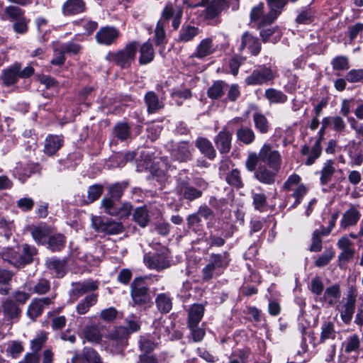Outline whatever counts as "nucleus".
<instances>
[{
    "instance_id": "nucleus-51",
    "label": "nucleus",
    "mask_w": 363,
    "mask_h": 363,
    "mask_svg": "<svg viewBox=\"0 0 363 363\" xmlns=\"http://www.w3.org/2000/svg\"><path fill=\"white\" fill-rule=\"evenodd\" d=\"M127 186L126 182H117L110 186L108 188L109 198L118 201Z\"/></svg>"
},
{
    "instance_id": "nucleus-8",
    "label": "nucleus",
    "mask_w": 363,
    "mask_h": 363,
    "mask_svg": "<svg viewBox=\"0 0 363 363\" xmlns=\"http://www.w3.org/2000/svg\"><path fill=\"white\" fill-rule=\"evenodd\" d=\"M92 226L99 233L107 235H117L123 231L121 223L116 222L111 219L94 216L91 219Z\"/></svg>"
},
{
    "instance_id": "nucleus-24",
    "label": "nucleus",
    "mask_w": 363,
    "mask_h": 363,
    "mask_svg": "<svg viewBox=\"0 0 363 363\" xmlns=\"http://www.w3.org/2000/svg\"><path fill=\"white\" fill-rule=\"evenodd\" d=\"M250 19L252 21L258 22L259 26L270 24L274 21L270 16L269 12L267 14L264 13L263 3H259L252 9Z\"/></svg>"
},
{
    "instance_id": "nucleus-48",
    "label": "nucleus",
    "mask_w": 363,
    "mask_h": 363,
    "mask_svg": "<svg viewBox=\"0 0 363 363\" xmlns=\"http://www.w3.org/2000/svg\"><path fill=\"white\" fill-rule=\"evenodd\" d=\"M98 287V283L96 281H86L77 284L74 291L78 296H82L87 292L96 290Z\"/></svg>"
},
{
    "instance_id": "nucleus-39",
    "label": "nucleus",
    "mask_w": 363,
    "mask_h": 363,
    "mask_svg": "<svg viewBox=\"0 0 363 363\" xmlns=\"http://www.w3.org/2000/svg\"><path fill=\"white\" fill-rule=\"evenodd\" d=\"M30 233L33 240L40 245L47 242L50 235L49 229L45 226H35L31 228Z\"/></svg>"
},
{
    "instance_id": "nucleus-56",
    "label": "nucleus",
    "mask_w": 363,
    "mask_h": 363,
    "mask_svg": "<svg viewBox=\"0 0 363 363\" xmlns=\"http://www.w3.org/2000/svg\"><path fill=\"white\" fill-rule=\"evenodd\" d=\"M335 257V251L333 248L326 249L324 252L316 259L315 265L318 267L326 266Z\"/></svg>"
},
{
    "instance_id": "nucleus-57",
    "label": "nucleus",
    "mask_w": 363,
    "mask_h": 363,
    "mask_svg": "<svg viewBox=\"0 0 363 363\" xmlns=\"http://www.w3.org/2000/svg\"><path fill=\"white\" fill-rule=\"evenodd\" d=\"M322 153L321 143L315 141L313 146L311 148L309 156L305 162V164L308 166L312 165L315 161L320 157Z\"/></svg>"
},
{
    "instance_id": "nucleus-25",
    "label": "nucleus",
    "mask_w": 363,
    "mask_h": 363,
    "mask_svg": "<svg viewBox=\"0 0 363 363\" xmlns=\"http://www.w3.org/2000/svg\"><path fill=\"white\" fill-rule=\"evenodd\" d=\"M341 297V290L339 284H335L328 286L323 293L322 301L328 306H333Z\"/></svg>"
},
{
    "instance_id": "nucleus-63",
    "label": "nucleus",
    "mask_w": 363,
    "mask_h": 363,
    "mask_svg": "<svg viewBox=\"0 0 363 363\" xmlns=\"http://www.w3.org/2000/svg\"><path fill=\"white\" fill-rule=\"evenodd\" d=\"M29 19L25 16L14 21L13 24V30L15 33L21 35L26 33L28 30Z\"/></svg>"
},
{
    "instance_id": "nucleus-58",
    "label": "nucleus",
    "mask_w": 363,
    "mask_h": 363,
    "mask_svg": "<svg viewBox=\"0 0 363 363\" xmlns=\"http://www.w3.org/2000/svg\"><path fill=\"white\" fill-rule=\"evenodd\" d=\"M345 79L349 83L363 82V69H352L345 74Z\"/></svg>"
},
{
    "instance_id": "nucleus-54",
    "label": "nucleus",
    "mask_w": 363,
    "mask_h": 363,
    "mask_svg": "<svg viewBox=\"0 0 363 363\" xmlns=\"http://www.w3.org/2000/svg\"><path fill=\"white\" fill-rule=\"evenodd\" d=\"M120 314V312L115 307L111 306L101 311L99 318L105 322L110 323L114 321Z\"/></svg>"
},
{
    "instance_id": "nucleus-53",
    "label": "nucleus",
    "mask_w": 363,
    "mask_h": 363,
    "mask_svg": "<svg viewBox=\"0 0 363 363\" xmlns=\"http://www.w3.org/2000/svg\"><path fill=\"white\" fill-rule=\"evenodd\" d=\"M225 179L228 184L236 187L237 189H240L243 186L240 172L237 169H234L228 172L226 175Z\"/></svg>"
},
{
    "instance_id": "nucleus-32",
    "label": "nucleus",
    "mask_w": 363,
    "mask_h": 363,
    "mask_svg": "<svg viewBox=\"0 0 363 363\" xmlns=\"http://www.w3.org/2000/svg\"><path fill=\"white\" fill-rule=\"evenodd\" d=\"M4 314L9 319L18 318L21 310L16 302L11 298L6 299L2 303Z\"/></svg>"
},
{
    "instance_id": "nucleus-40",
    "label": "nucleus",
    "mask_w": 363,
    "mask_h": 363,
    "mask_svg": "<svg viewBox=\"0 0 363 363\" xmlns=\"http://www.w3.org/2000/svg\"><path fill=\"white\" fill-rule=\"evenodd\" d=\"M140 63L142 65H146L150 62L155 55L154 49L152 45L149 41L145 42L143 44L140 49Z\"/></svg>"
},
{
    "instance_id": "nucleus-33",
    "label": "nucleus",
    "mask_w": 363,
    "mask_h": 363,
    "mask_svg": "<svg viewBox=\"0 0 363 363\" xmlns=\"http://www.w3.org/2000/svg\"><path fill=\"white\" fill-rule=\"evenodd\" d=\"M155 304L160 313H167L172 308V298L167 293H160L155 298Z\"/></svg>"
},
{
    "instance_id": "nucleus-27",
    "label": "nucleus",
    "mask_w": 363,
    "mask_h": 363,
    "mask_svg": "<svg viewBox=\"0 0 363 363\" xmlns=\"http://www.w3.org/2000/svg\"><path fill=\"white\" fill-rule=\"evenodd\" d=\"M195 146L201 153L208 159L213 160L216 157V152L211 142L206 138H199L195 141Z\"/></svg>"
},
{
    "instance_id": "nucleus-45",
    "label": "nucleus",
    "mask_w": 363,
    "mask_h": 363,
    "mask_svg": "<svg viewBox=\"0 0 363 363\" xmlns=\"http://www.w3.org/2000/svg\"><path fill=\"white\" fill-rule=\"evenodd\" d=\"M270 9L269 11L271 18L274 20L281 13L283 8L286 5L288 0H267Z\"/></svg>"
},
{
    "instance_id": "nucleus-19",
    "label": "nucleus",
    "mask_w": 363,
    "mask_h": 363,
    "mask_svg": "<svg viewBox=\"0 0 363 363\" xmlns=\"http://www.w3.org/2000/svg\"><path fill=\"white\" fill-rule=\"evenodd\" d=\"M86 9L84 0H67L62 5V12L64 16H74L84 12Z\"/></svg>"
},
{
    "instance_id": "nucleus-47",
    "label": "nucleus",
    "mask_w": 363,
    "mask_h": 363,
    "mask_svg": "<svg viewBox=\"0 0 363 363\" xmlns=\"http://www.w3.org/2000/svg\"><path fill=\"white\" fill-rule=\"evenodd\" d=\"M102 330L103 328L97 325L86 326L84 329V337L86 340H101L103 337Z\"/></svg>"
},
{
    "instance_id": "nucleus-15",
    "label": "nucleus",
    "mask_w": 363,
    "mask_h": 363,
    "mask_svg": "<svg viewBox=\"0 0 363 363\" xmlns=\"http://www.w3.org/2000/svg\"><path fill=\"white\" fill-rule=\"evenodd\" d=\"M55 297L49 298L45 297L42 298H34L29 304L27 310V315L32 320L40 316L43 311L45 306H48L52 303V299Z\"/></svg>"
},
{
    "instance_id": "nucleus-60",
    "label": "nucleus",
    "mask_w": 363,
    "mask_h": 363,
    "mask_svg": "<svg viewBox=\"0 0 363 363\" xmlns=\"http://www.w3.org/2000/svg\"><path fill=\"white\" fill-rule=\"evenodd\" d=\"M104 186L101 184H94L88 189V203H92L96 201L103 194Z\"/></svg>"
},
{
    "instance_id": "nucleus-12",
    "label": "nucleus",
    "mask_w": 363,
    "mask_h": 363,
    "mask_svg": "<svg viewBox=\"0 0 363 363\" xmlns=\"http://www.w3.org/2000/svg\"><path fill=\"white\" fill-rule=\"evenodd\" d=\"M120 35L118 30L113 26L101 28L96 33V40L99 44L111 45L114 44Z\"/></svg>"
},
{
    "instance_id": "nucleus-29",
    "label": "nucleus",
    "mask_w": 363,
    "mask_h": 363,
    "mask_svg": "<svg viewBox=\"0 0 363 363\" xmlns=\"http://www.w3.org/2000/svg\"><path fill=\"white\" fill-rule=\"evenodd\" d=\"M204 313V306L201 304H193L188 313V326L192 328L197 326L201 322Z\"/></svg>"
},
{
    "instance_id": "nucleus-23",
    "label": "nucleus",
    "mask_w": 363,
    "mask_h": 363,
    "mask_svg": "<svg viewBox=\"0 0 363 363\" xmlns=\"http://www.w3.org/2000/svg\"><path fill=\"white\" fill-rule=\"evenodd\" d=\"M245 48L250 50L252 55H257L261 50V44L257 38L254 37L248 32H245L241 38L240 50L242 51Z\"/></svg>"
},
{
    "instance_id": "nucleus-38",
    "label": "nucleus",
    "mask_w": 363,
    "mask_h": 363,
    "mask_svg": "<svg viewBox=\"0 0 363 363\" xmlns=\"http://www.w3.org/2000/svg\"><path fill=\"white\" fill-rule=\"evenodd\" d=\"M335 168L334 162L331 160H327L323 166L320 171V182L321 185H326L330 180L335 173Z\"/></svg>"
},
{
    "instance_id": "nucleus-59",
    "label": "nucleus",
    "mask_w": 363,
    "mask_h": 363,
    "mask_svg": "<svg viewBox=\"0 0 363 363\" xmlns=\"http://www.w3.org/2000/svg\"><path fill=\"white\" fill-rule=\"evenodd\" d=\"M59 48L64 53L76 55L79 53L82 50V46L74 42H68L66 43H59Z\"/></svg>"
},
{
    "instance_id": "nucleus-5",
    "label": "nucleus",
    "mask_w": 363,
    "mask_h": 363,
    "mask_svg": "<svg viewBox=\"0 0 363 363\" xmlns=\"http://www.w3.org/2000/svg\"><path fill=\"white\" fill-rule=\"evenodd\" d=\"M166 148L170 154L173 161L177 162H187L192 158V147L187 141H179L174 143L169 142Z\"/></svg>"
},
{
    "instance_id": "nucleus-17",
    "label": "nucleus",
    "mask_w": 363,
    "mask_h": 363,
    "mask_svg": "<svg viewBox=\"0 0 363 363\" xmlns=\"http://www.w3.org/2000/svg\"><path fill=\"white\" fill-rule=\"evenodd\" d=\"M361 217L360 211L353 205L342 214L340 227L342 230H346L349 227L354 226L358 223Z\"/></svg>"
},
{
    "instance_id": "nucleus-14",
    "label": "nucleus",
    "mask_w": 363,
    "mask_h": 363,
    "mask_svg": "<svg viewBox=\"0 0 363 363\" xmlns=\"http://www.w3.org/2000/svg\"><path fill=\"white\" fill-rule=\"evenodd\" d=\"M232 133L224 127L214 138V143L220 154H227L231 150Z\"/></svg>"
},
{
    "instance_id": "nucleus-2",
    "label": "nucleus",
    "mask_w": 363,
    "mask_h": 363,
    "mask_svg": "<svg viewBox=\"0 0 363 363\" xmlns=\"http://www.w3.org/2000/svg\"><path fill=\"white\" fill-rule=\"evenodd\" d=\"M230 262V254L228 252L223 253H212L209 257V262L203 268L201 274L203 281H208L214 275H220L229 266Z\"/></svg>"
},
{
    "instance_id": "nucleus-62",
    "label": "nucleus",
    "mask_w": 363,
    "mask_h": 363,
    "mask_svg": "<svg viewBox=\"0 0 363 363\" xmlns=\"http://www.w3.org/2000/svg\"><path fill=\"white\" fill-rule=\"evenodd\" d=\"M233 357L238 358L240 363H255L254 356L249 349L240 350L233 354Z\"/></svg>"
},
{
    "instance_id": "nucleus-21",
    "label": "nucleus",
    "mask_w": 363,
    "mask_h": 363,
    "mask_svg": "<svg viewBox=\"0 0 363 363\" xmlns=\"http://www.w3.org/2000/svg\"><path fill=\"white\" fill-rule=\"evenodd\" d=\"M74 363H104L98 352L91 347H84L82 354L72 358Z\"/></svg>"
},
{
    "instance_id": "nucleus-4",
    "label": "nucleus",
    "mask_w": 363,
    "mask_h": 363,
    "mask_svg": "<svg viewBox=\"0 0 363 363\" xmlns=\"http://www.w3.org/2000/svg\"><path fill=\"white\" fill-rule=\"evenodd\" d=\"M35 249L25 245L22 254H18L13 249H8L3 255L4 259L8 261L15 267L21 268L33 262V257L35 254Z\"/></svg>"
},
{
    "instance_id": "nucleus-35",
    "label": "nucleus",
    "mask_w": 363,
    "mask_h": 363,
    "mask_svg": "<svg viewBox=\"0 0 363 363\" xmlns=\"http://www.w3.org/2000/svg\"><path fill=\"white\" fill-rule=\"evenodd\" d=\"M199 32L200 30L198 27L191 25H184L179 31L178 40L181 43L189 42L198 35Z\"/></svg>"
},
{
    "instance_id": "nucleus-6",
    "label": "nucleus",
    "mask_w": 363,
    "mask_h": 363,
    "mask_svg": "<svg viewBox=\"0 0 363 363\" xmlns=\"http://www.w3.org/2000/svg\"><path fill=\"white\" fill-rule=\"evenodd\" d=\"M133 306H143L148 303L150 296L145 279L136 277L130 284V291Z\"/></svg>"
},
{
    "instance_id": "nucleus-34",
    "label": "nucleus",
    "mask_w": 363,
    "mask_h": 363,
    "mask_svg": "<svg viewBox=\"0 0 363 363\" xmlns=\"http://www.w3.org/2000/svg\"><path fill=\"white\" fill-rule=\"evenodd\" d=\"M228 88L226 82L222 80L215 81L208 89L207 94L211 99H218L222 97Z\"/></svg>"
},
{
    "instance_id": "nucleus-26",
    "label": "nucleus",
    "mask_w": 363,
    "mask_h": 363,
    "mask_svg": "<svg viewBox=\"0 0 363 363\" xmlns=\"http://www.w3.org/2000/svg\"><path fill=\"white\" fill-rule=\"evenodd\" d=\"M215 51L216 48L213 45V39L211 38H206L199 43L193 56L202 59L213 54Z\"/></svg>"
},
{
    "instance_id": "nucleus-36",
    "label": "nucleus",
    "mask_w": 363,
    "mask_h": 363,
    "mask_svg": "<svg viewBox=\"0 0 363 363\" xmlns=\"http://www.w3.org/2000/svg\"><path fill=\"white\" fill-rule=\"evenodd\" d=\"M97 301L98 295L96 294L86 296L77 305L76 311L77 313L79 315L86 314L89 308L96 303Z\"/></svg>"
},
{
    "instance_id": "nucleus-3",
    "label": "nucleus",
    "mask_w": 363,
    "mask_h": 363,
    "mask_svg": "<svg viewBox=\"0 0 363 363\" xmlns=\"http://www.w3.org/2000/svg\"><path fill=\"white\" fill-rule=\"evenodd\" d=\"M138 48V43L133 41L117 52H108L106 58L121 68L126 69L134 62Z\"/></svg>"
},
{
    "instance_id": "nucleus-46",
    "label": "nucleus",
    "mask_w": 363,
    "mask_h": 363,
    "mask_svg": "<svg viewBox=\"0 0 363 363\" xmlns=\"http://www.w3.org/2000/svg\"><path fill=\"white\" fill-rule=\"evenodd\" d=\"M133 219L140 226L146 227L150 220L147 210L144 207L137 208L133 213Z\"/></svg>"
},
{
    "instance_id": "nucleus-50",
    "label": "nucleus",
    "mask_w": 363,
    "mask_h": 363,
    "mask_svg": "<svg viewBox=\"0 0 363 363\" xmlns=\"http://www.w3.org/2000/svg\"><path fill=\"white\" fill-rule=\"evenodd\" d=\"M296 23L297 24L308 25L314 21V12L311 9H305L298 12Z\"/></svg>"
},
{
    "instance_id": "nucleus-9",
    "label": "nucleus",
    "mask_w": 363,
    "mask_h": 363,
    "mask_svg": "<svg viewBox=\"0 0 363 363\" xmlns=\"http://www.w3.org/2000/svg\"><path fill=\"white\" fill-rule=\"evenodd\" d=\"M357 291L354 289H351L347 291L346 297L343 299L342 306H337V309L340 313V318L342 320L348 324L352 320L353 317L357 299Z\"/></svg>"
},
{
    "instance_id": "nucleus-18",
    "label": "nucleus",
    "mask_w": 363,
    "mask_h": 363,
    "mask_svg": "<svg viewBox=\"0 0 363 363\" xmlns=\"http://www.w3.org/2000/svg\"><path fill=\"white\" fill-rule=\"evenodd\" d=\"M64 143L62 135H49L45 140L44 152L48 156H52L61 148Z\"/></svg>"
},
{
    "instance_id": "nucleus-22",
    "label": "nucleus",
    "mask_w": 363,
    "mask_h": 363,
    "mask_svg": "<svg viewBox=\"0 0 363 363\" xmlns=\"http://www.w3.org/2000/svg\"><path fill=\"white\" fill-rule=\"evenodd\" d=\"M21 68L20 63H15L7 69H4L1 77L3 84L6 86L15 84L19 78Z\"/></svg>"
},
{
    "instance_id": "nucleus-31",
    "label": "nucleus",
    "mask_w": 363,
    "mask_h": 363,
    "mask_svg": "<svg viewBox=\"0 0 363 363\" xmlns=\"http://www.w3.org/2000/svg\"><path fill=\"white\" fill-rule=\"evenodd\" d=\"M144 99L149 113H156L164 107L163 102L159 99L154 91L147 92Z\"/></svg>"
},
{
    "instance_id": "nucleus-42",
    "label": "nucleus",
    "mask_w": 363,
    "mask_h": 363,
    "mask_svg": "<svg viewBox=\"0 0 363 363\" xmlns=\"http://www.w3.org/2000/svg\"><path fill=\"white\" fill-rule=\"evenodd\" d=\"M13 277V272L9 270L0 269V294L7 295L9 293V284Z\"/></svg>"
},
{
    "instance_id": "nucleus-16",
    "label": "nucleus",
    "mask_w": 363,
    "mask_h": 363,
    "mask_svg": "<svg viewBox=\"0 0 363 363\" xmlns=\"http://www.w3.org/2000/svg\"><path fill=\"white\" fill-rule=\"evenodd\" d=\"M127 322L128 326H118L114 328L111 335L112 339L116 340L127 339L130 334L140 330V326L137 321L127 320Z\"/></svg>"
},
{
    "instance_id": "nucleus-52",
    "label": "nucleus",
    "mask_w": 363,
    "mask_h": 363,
    "mask_svg": "<svg viewBox=\"0 0 363 363\" xmlns=\"http://www.w3.org/2000/svg\"><path fill=\"white\" fill-rule=\"evenodd\" d=\"M177 7H173L171 4H167L162 10L161 18L158 21L160 25L166 26L171 18H173L177 12Z\"/></svg>"
},
{
    "instance_id": "nucleus-30",
    "label": "nucleus",
    "mask_w": 363,
    "mask_h": 363,
    "mask_svg": "<svg viewBox=\"0 0 363 363\" xmlns=\"http://www.w3.org/2000/svg\"><path fill=\"white\" fill-rule=\"evenodd\" d=\"M224 0H213L204 11V18L207 20L215 21L223 9Z\"/></svg>"
},
{
    "instance_id": "nucleus-64",
    "label": "nucleus",
    "mask_w": 363,
    "mask_h": 363,
    "mask_svg": "<svg viewBox=\"0 0 363 363\" xmlns=\"http://www.w3.org/2000/svg\"><path fill=\"white\" fill-rule=\"evenodd\" d=\"M114 134L118 139L125 140L130 136V128L126 123H119L114 128Z\"/></svg>"
},
{
    "instance_id": "nucleus-10",
    "label": "nucleus",
    "mask_w": 363,
    "mask_h": 363,
    "mask_svg": "<svg viewBox=\"0 0 363 363\" xmlns=\"http://www.w3.org/2000/svg\"><path fill=\"white\" fill-rule=\"evenodd\" d=\"M260 162L267 164L270 169L279 171L281 164V157L279 151L272 150L269 144H264L259 151Z\"/></svg>"
},
{
    "instance_id": "nucleus-37",
    "label": "nucleus",
    "mask_w": 363,
    "mask_h": 363,
    "mask_svg": "<svg viewBox=\"0 0 363 363\" xmlns=\"http://www.w3.org/2000/svg\"><path fill=\"white\" fill-rule=\"evenodd\" d=\"M264 96L271 104H284L288 99L283 91L273 88L266 89Z\"/></svg>"
},
{
    "instance_id": "nucleus-61",
    "label": "nucleus",
    "mask_w": 363,
    "mask_h": 363,
    "mask_svg": "<svg viewBox=\"0 0 363 363\" xmlns=\"http://www.w3.org/2000/svg\"><path fill=\"white\" fill-rule=\"evenodd\" d=\"M336 331L334 328V324L332 322H325L322 325L321 339H332L336 338Z\"/></svg>"
},
{
    "instance_id": "nucleus-28",
    "label": "nucleus",
    "mask_w": 363,
    "mask_h": 363,
    "mask_svg": "<svg viewBox=\"0 0 363 363\" xmlns=\"http://www.w3.org/2000/svg\"><path fill=\"white\" fill-rule=\"evenodd\" d=\"M279 171L269 169L265 165H260L255 173V178L261 183L272 184L275 181V176Z\"/></svg>"
},
{
    "instance_id": "nucleus-43",
    "label": "nucleus",
    "mask_w": 363,
    "mask_h": 363,
    "mask_svg": "<svg viewBox=\"0 0 363 363\" xmlns=\"http://www.w3.org/2000/svg\"><path fill=\"white\" fill-rule=\"evenodd\" d=\"M236 136L238 140L245 145L252 143L255 139V134L253 130L248 127L242 126L237 130Z\"/></svg>"
},
{
    "instance_id": "nucleus-49",
    "label": "nucleus",
    "mask_w": 363,
    "mask_h": 363,
    "mask_svg": "<svg viewBox=\"0 0 363 363\" xmlns=\"http://www.w3.org/2000/svg\"><path fill=\"white\" fill-rule=\"evenodd\" d=\"M330 64L335 71H345L350 68L349 58L345 55L335 57Z\"/></svg>"
},
{
    "instance_id": "nucleus-7",
    "label": "nucleus",
    "mask_w": 363,
    "mask_h": 363,
    "mask_svg": "<svg viewBox=\"0 0 363 363\" xmlns=\"http://www.w3.org/2000/svg\"><path fill=\"white\" fill-rule=\"evenodd\" d=\"M118 200L104 197L101 201V206L105 213L112 216H118L121 218H125L130 214L132 206L129 203H118Z\"/></svg>"
},
{
    "instance_id": "nucleus-55",
    "label": "nucleus",
    "mask_w": 363,
    "mask_h": 363,
    "mask_svg": "<svg viewBox=\"0 0 363 363\" xmlns=\"http://www.w3.org/2000/svg\"><path fill=\"white\" fill-rule=\"evenodd\" d=\"M4 11L11 21L18 20L24 17L25 14V11L16 6H9L5 8Z\"/></svg>"
},
{
    "instance_id": "nucleus-20",
    "label": "nucleus",
    "mask_w": 363,
    "mask_h": 363,
    "mask_svg": "<svg viewBox=\"0 0 363 363\" xmlns=\"http://www.w3.org/2000/svg\"><path fill=\"white\" fill-rule=\"evenodd\" d=\"M45 266L52 274H55L58 278L63 277L67 272V263L66 259H60L51 257L45 261Z\"/></svg>"
},
{
    "instance_id": "nucleus-11",
    "label": "nucleus",
    "mask_w": 363,
    "mask_h": 363,
    "mask_svg": "<svg viewBox=\"0 0 363 363\" xmlns=\"http://www.w3.org/2000/svg\"><path fill=\"white\" fill-rule=\"evenodd\" d=\"M275 78V73L265 66L260 67L253 72L245 79V83L250 86L262 85L267 84Z\"/></svg>"
},
{
    "instance_id": "nucleus-1",
    "label": "nucleus",
    "mask_w": 363,
    "mask_h": 363,
    "mask_svg": "<svg viewBox=\"0 0 363 363\" xmlns=\"http://www.w3.org/2000/svg\"><path fill=\"white\" fill-rule=\"evenodd\" d=\"M208 184L203 179L198 178L190 183L188 181L179 180L177 183V194L183 200L193 201L200 199L203 193L208 189Z\"/></svg>"
},
{
    "instance_id": "nucleus-44",
    "label": "nucleus",
    "mask_w": 363,
    "mask_h": 363,
    "mask_svg": "<svg viewBox=\"0 0 363 363\" xmlns=\"http://www.w3.org/2000/svg\"><path fill=\"white\" fill-rule=\"evenodd\" d=\"M46 243L52 252L60 251L65 247V238L62 234L51 235Z\"/></svg>"
},
{
    "instance_id": "nucleus-41",
    "label": "nucleus",
    "mask_w": 363,
    "mask_h": 363,
    "mask_svg": "<svg viewBox=\"0 0 363 363\" xmlns=\"http://www.w3.org/2000/svg\"><path fill=\"white\" fill-rule=\"evenodd\" d=\"M255 128L262 134L268 133L270 124L266 116L260 113H255L252 116Z\"/></svg>"
},
{
    "instance_id": "nucleus-13",
    "label": "nucleus",
    "mask_w": 363,
    "mask_h": 363,
    "mask_svg": "<svg viewBox=\"0 0 363 363\" xmlns=\"http://www.w3.org/2000/svg\"><path fill=\"white\" fill-rule=\"evenodd\" d=\"M144 263L150 269L160 271L168 268L170 264L169 260L162 255L156 253L151 255L147 253L144 255Z\"/></svg>"
}]
</instances>
